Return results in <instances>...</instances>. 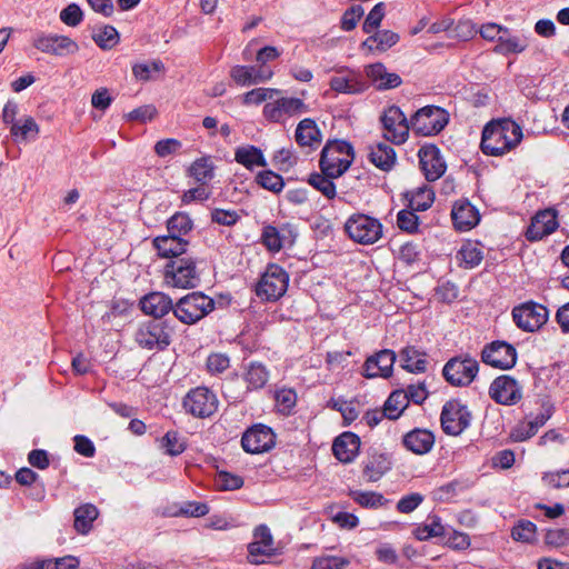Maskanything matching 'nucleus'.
I'll return each instance as SVG.
<instances>
[{
	"instance_id": "nucleus-1",
	"label": "nucleus",
	"mask_w": 569,
	"mask_h": 569,
	"mask_svg": "<svg viewBox=\"0 0 569 569\" xmlns=\"http://www.w3.org/2000/svg\"><path fill=\"white\" fill-rule=\"evenodd\" d=\"M522 138V129L513 120H492L482 130L480 147L485 154L499 157L513 150Z\"/></svg>"
},
{
	"instance_id": "nucleus-2",
	"label": "nucleus",
	"mask_w": 569,
	"mask_h": 569,
	"mask_svg": "<svg viewBox=\"0 0 569 569\" xmlns=\"http://www.w3.org/2000/svg\"><path fill=\"white\" fill-rule=\"evenodd\" d=\"M355 160L353 147L345 140L328 141L320 156L319 166L325 174L341 177Z\"/></svg>"
},
{
	"instance_id": "nucleus-3",
	"label": "nucleus",
	"mask_w": 569,
	"mask_h": 569,
	"mask_svg": "<svg viewBox=\"0 0 569 569\" xmlns=\"http://www.w3.org/2000/svg\"><path fill=\"white\" fill-rule=\"evenodd\" d=\"M214 300L194 291L180 298L173 308L174 317L184 325H194L214 310Z\"/></svg>"
},
{
	"instance_id": "nucleus-4",
	"label": "nucleus",
	"mask_w": 569,
	"mask_h": 569,
	"mask_svg": "<svg viewBox=\"0 0 569 569\" xmlns=\"http://www.w3.org/2000/svg\"><path fill=\"white\" fill-rule=\"evenodd\" d=\"M173 329L166 321L149 320L142 322L134 332L137 345L149 351H162L171 343Z\"/></svg>"
},
{
	"instance_id": "nucleus-5",
	"label": "nucleus",
	"mask_w": 569,
	"mask_h": 569,
	"mask_svg": "<svg viewBox=\"0 0 569 569\" xmlns=\"http://www.w3.org/2000/svg\"><path fill=\"white\" fill-rule=\"evenodd\" d=\"M288 284V272L279 264L270 263L256 286V295L263 301H277L287 292Z\"/></svg>"
},
{
	"instance_id": "nucleus-6",
	"label": "nucleus",
	"mask_w": 569,
	"mask_h": 569,
	"mask_svg": "<svg viewBox=\"0 0 569 569\" xmlns=\"http://www.w3.org/2000/svg\"><path fill=\"white\" fill-rule=\"evenodd\" d=\"M164 283L179 289H192L200 282L196 261L191 258L170 260L164 267Z\"/></svg>"
},
{
	"instance_id": "nucleus-7",
	"label": "nucleus",
	"mask_w": 569,
	"mask_h": 569,
	"mask_svg": "<svg viewBox=\"0 0 569 569\" xmlns=\"http://www.w3.org/2000/svg\"><path fill=\"white\" fill-rule=\"evenodd\" d=\"M345 230L351 240L360 244H373L382 237L381 222L363 213L349 217Z\"/></svg>"
},
{
	"instance_id": "nucleus-8",
	"label": "nucleus",
	"mask_w": 569,
	"mask_h": 569,
	"mask_svg": "<svg viewBox=\"0 0 569 569\" xmlns=\"http://www.w3.org/2000/svg\"><path fill=\"white\" fill-rule=\"evenodd\" d=\"M411 129L419 136L439 133L448 123L447 112L439 107L427 106L419 109L410 119Z\"/></svg>"
},
{
	"instance_id": "nucleus-9",
	"label": "nucleus",
	"mask_w": 569,
	"mask_h": 569,
	"mask_svg": "<svg viewBox=\"0 0 569 569\" xmlns=\"http://www.w3.org/2000/svg\"><path fill=\"white\" fill-rule=\"evenodd\" d=\"M382 136L395 144L407 141L411 123L397 106L388 107L380 117Z\"/></svg>"
},
{
	"instance_id": "nucleus-10",
	"label": "nucleus",
	"mask_w": 569,
	"mask_h": 569,
	"mask_svg": "<svg viewBox=\"0 0 569 569\" xmlns=\"http://www.w3.org/2000/svg\"><path fill=\"white\" fill-rule=\"evenodd\" d=\"M548 309L537 302L528 301L512 309L516 326L526 332L539 330L548 321Z\"/></svg>"
},
{
	"instance_id": "nucleus-11",
	"label": "nucleus",
	"mask_w": 569,
	"mask_h": 569,
	"mask_svg": "<svg viewBox=\"0 0 569 569\" xmlns=\"http://www.w3.org/2000/svg\"><path fill=\"white\" fill-rule=\"evenodd\" d=\"M218 403L217 396L207 387L191 389L182 402L186 412L197 418L212 416L218 409Z\"/></svg>"
},
{
	"instance_id": "nucleus-12",
	"label": "nucleus",
	"mask_w": 569,
	"mask_h": 569,
	"mask_svg": "<svg viewBox=\"0 0 569 569\" xmlns=\"http://www.w3.org/2000/svg\"><path fill=\"white\" fill-rule=\"evenodd\" d=\"M478 370V361L470 357L452 358L445 365L442 375L451 386L465 387L473 381Z\"/></svg>"
},
{
	"instance_id": "nucleus-13",
	"label": "nucleus",
	"mask_w": 569,
	"mask_h": 569,
	"mask_svg": "<svg viewBox=\"0 0 569 569\" xmlns=\"http://www.w3.org/2000/svg\"><path fill=\"white\" fill-rule=\"evenodd\" d=\"M471 415L467 406L457 400L446 402L441 411V427L445 433L458 436L470 425Z\"/></svg>"
},
{
	"instance_id": "nucleus-14",
	"label": "nucleus",
	"mask_w": 569,
	"mask_h": 569,
	"mask_svg": "<svg viewBox=\"0 0 569 569\" xmlns=\"http://www.w3.org/2000/svg\"><path fill=\"white\" fill-rule=\"evenodd\" d=\"M32 44L39 51L57 57L71 56L79 51L74 40L57 33H38L33 37Z\"/></svg>"
},
{
	"instance_id": "nucleus-15",
	"label": "nucleus",
	"mask_w": 569,
	"mask_h": 569,
	"mask_svg": "<svg viewBox=\"0 0 569 569\" xmlns=\"http://www.w3.org/2000/svg\"><path fill=\"white\" fill-rule=\"evenodd\" d=\"M307 111L308 107L301 99L282 97L264 104L263 117L271 122H284Z\"/></svg>"
},
{
	"instance_id": "nucleus-16",
	"label": "nucleus",
	"mask_w": 569,
	"mask_h": 569,
	"mask_svg": "<svg viewBox=\"0 0 569 569\" xmlns=\"http://www.w3.org/2000/svg\"><path fill=\"white\" fill-rule=\"evenodd\" d=\"M481 358L485 363L491 367L507 370L516 365L517 351L512 345L496 340L483 348Z\"/></svg>"
},
{
	"instance_id": "nucleus-17",
	"label": "nucleus",
	"mask_w": 569,
	"mask_h": 569,
	"mask_svg": "<svg viewBox=\"0 0 569 569\" xmlns=\"http://www.w3.org/2000/svg\"><path fill=\"white\" fill-rule=\"evenodd\" d=\"M489 396L497 403L512 406L522 398V387L519 382L507 375L497 377L489 387Z\"/></svg>"
},
{
	"instance_id": "nucleus-18",
	"label": "nucleus",
	"mask_w": 569,
	"mask_h": 569,
	"mask_svg": "<svg viewBox=\"0 0 569 569\" xmlns=\"http://www.w3.org/2000/svg\"><path fill=\"white\" fill-rule=\"evenodd\" d=\"M276 445V435L264 425H254L241 438V446L246 452L261 453L269 451Z\"/></svg>"
},
{
	"instance_id": "nucleus-19",
	"label": "nucleus",
	"mask_w": 569,
	"mask_h": 569,
	"mask_svg": "<svg viewBox=\"0 0 569 569\" xmlns=\"http://www.w3.org/2000/svg\"><path fill=\"white\" fill-rule=\"evenodd\" d=\"M330 88L338 93L359 94L365 92L369 84L359 71L345 69L339 70L330 79Z\"/></svg>"
},
{
	"instance_id": "nucleus-20",
	"label": "nucleus",
	"mask_w": 569,
	"mask_h": 569,
	"mask_svg": "<svg viewBox=\"0 0 569 569\" xmlns=\"http://www.w3.org/2000/svg\"><path fill=\"white\" fill-rule=\"evenodd\" d=\"M396 353L390 349H383L368 357L362 367V375L368 378H389L392 375L396 362Z\"/></svg>"
},
{
	"instance_id": "nucleus-21",
	"label": "nucleus",
	"mask_w": 569,
	"mask_h": 569,
	"mask_svg": "<svg viewBox=\"0 0 569 569\" xmlns=\"http://www.w3.org/2000/svg\"><path fill=\"white\" fill-rule=\"evenodd\" d=\"M418 157L420 168L428 181H436L446 172V162L436 146L422 147L418 152Z\"/></svg>"
},
{
	"instance_id": "nucleus-22",
	"label": "nucleus",
	"mask_w": 569,
	"mask_h": 569,
	"mask_svg": "<svg viewBox=\"0 0 569 569\" xmlns=\"http://www.w3.org/2000/svg\"><path fill=\"white\" fill-rule=\"evenodd\" d=\"M558 227L557 213L552 209L539 211L531 220L527 229L528 240L536 241L552 233Z\"/></svg>"
},
{
	"instance_id": "nucleus-23",
	"label": "nucleus",
	"mask_w": 569,
	"mask_h": 569,
	"mask_svg": "<svg viewBox=\"0 0 569 569\" xmlns=\"http://www.w3.org/2000/svg\"><path fill=\"white\" fill-rule=\"evenodd\" d=\"M273 73L269 68L254 66H234L230 70L231 79L239 86H252L267 82Z\"/></svg>"
},
{
	"instance_id": "nucleus-24",
	"label": "nucleus",
	"mask_w": 569,
	"mask_h": 569,
	"mask_svg": "<svg viewBox=\"0 0 569 569\" xmlns=\"http://www.w3.org/2000/svg\"><path fill=\"white\" fill-rule=\"evenodd\" d=\"M402 445L415 455H426L435 446V435L428 429L416 428L402 437Z\"/></svg>"
},
{
	"instance_id": "nucleus-25",
	"label": "nucleus",
	"mask_w": 569,
	"mask_h": 569,
	"mask_svg": "<svg viewBox=\"0 0 569 569\" xmlns=\"http://www.w3.org/2000/svg\"><path fill=\"white\" fill-rule=\"evenodd\" d=\"M451 218L456 229L460 231L472 229L480 220L478 210L467 200L453 204Z\"/></svg>"
},
{
	"instance_id": "nucleus-26",
	"label": "nucleus",
	"mask_w": 569,
	"mask_h": 569,
	"mask_svg": "<svg viewBox=\"0 0 569 569\" xmlns=\"http://www.w3.org/2000/svg\"><path fill=\"white\" fill-rule=\"evenodd\" d=\"M365 72L378 90L393 89L402 82L398 73L388 72L387 68L380 62L367 66Z\"/></svg>"
},
{
	"instance_id": "nucleus-27",
	"label": "nucleus",
	"mask_w": 569,
	"mask_h": 569,
	"mask_svg": "<svg viewBox=\"0 0 569 569\" xmlns=\"http://www.w3.org/2000/svg\"><path fill=\"white\" fill-rule=\"evenodd\" d=\"M360 438L352 432H343L336 438L332 445L335 457L343 462H351L358 455Z\"/></svg>"
},
{
	"instance_id": "nucleus-28",
	"label": "nucleus",
	"mask_w": 569,
	"mask_h": 569,
	"mask_svg": "<svg viewBox=\"0 0 569 569\" xmlns=\"http://www.w3.org/2000/svg\"><path fill=\"white\" fill-rule=\"evenodd\" d=\"M296 142L301 148L317 149L321 144L322 134L315 120L306 118L301 120L295 132Z\"/></svg>"
},
{
	"instance_id": "nucleus-29",
	"label": "nucleus",
	"mask_w": 569,
	"mask_h": 569,
	"mask_svg": "<svg viewBox=\"0 0 569 569\" xmlns=\"http://www.w3.org/2000/svg\"><path fill=\"white\" fill-rule=\"evenodd\" d=\"M188 241L179 236L169 233L153 239V247L157 249L158 254L162 258H176L187 251Z\"/></svg>"
},
{
	"instance_id": "nucleus-30",
	"label": "nucleus",
	"mask_w": 569,
	"mask_h": 569,
	"mask_svg": "<svg viewBox=\"0 0 569 569\" xmlns=\"http://www.w3.org/2000/svg\"><path fill=\"white\" fill-rule=\"evenodd\" d=\"M253 541L248 546L249 556L253 562H259L257 557L271 556L273 552V538L266 525H260L253 532Z\"/></svg>"
},
{
	"instance_id": "nucleus-31",
	"label": "nucleus",
	"mask_w": 569,
	"mask_h": 569,
	"mask_svg": "<svg viewBox=\"0 0 569 569\" xmlns=\"http://www.w3.org/2000/svg\"><path fill=\"white\" fill-rule=\"evenodd\" d=\"M141 310L154 318H161L170 310L173 311L174 305L169 296L162 292H151L140 300Z\"/></svg>"
},
{
	"instance_id": "nucleus-32",
	"label": "nucleus",
	"mask_w": 569,
	"mask_h": 569,
	"mask_svg": "<svg viewBox=\"0 0 569 569\" xmlns=\"http://www.w3.org/2000/svg\"><path fill=\"white\" fill-rule=\"evenodd\" d=\"M242 378L247 385V390L254 391L262 389L270 378V371L267 366L259 361H250L244 366Z\"/></svg>"
},
{
	"instance_id": "nucleus-33",
	"label": "nucleus",
	"mask_w": 569,
	"mask_h": 569,
	"mask_svg": "<svg viewBox=\"0 0 569 569\" xmlns=\"http://www.w3.org/2000/svg\"><path fill=\"white\" fill-rule=\"evenodd\" d=\"M390 469L389 458L383 453L373 452L363 461L362 473L369 482H376Z\"/></svg>"
},
{
	"instance_id": "nucleus-34",
	"label": "nucleus",
	"mask_w": 569,
	"mask_h": 569,
	"mask_svg": "<svg viewBox=\"0 0 569 569\" xmlns=\"http://www.w3.org/2000/svg\"><path fill=\"white\" fill-rule=\"evenodd\" d=\"M368 158L378 169L389 171L396 163V151L391 146L378 142L370 147Z\"/></svg>"
},
{
	"instance_id": "nucleus-35",
	"label": "nucleus",
	"mask_w": 569,
	"mask_h": 569,
	"mask_svg": "<svg viewBox=\"0 0 569 569\" xmlns=\"http://www.w3.org/2000/svg\"><path fill=\"white\" fill-rule=\"evenodd\" d=\"M402 368L407 371L421 373L427 370V353L413 346H407L400 352Z\"/></svg>"
},
{
	"instance_id": "nucleus-36",
	"label": "nucleus",
	"mask_w": 569,
	"mask_h": 569,
	"mask_svg": "<svg viewBox=\"0 0 569 569\" xmlns=\"http://www.w3.org/2000/svg\"><path fill=\"white\" fill-rule=\"evenodd\" d=\"M234 160L249 170H252L254 167L267 166V160L261 149L251 144L238 147L234 151Z\"/></svg>"
},
{
	"instance_id": "nucleus-37",
	"label": "nucleus",
	"mask_w": 569,
	"mask_h": 569,
	"mask_svg": "<svg viewBox=\"0 0 569 569\" xmlns=\"http://www.w3.org/2000/svg\"><path fill=\"white\" fill-rule=\"evenodd\" d=\"M412 535L419 541H426L431 538L442 537L446 535V528L441 522V518L437 515H429L426 521L418 525Z\"/></svg>"
},
{
	"instance_id": "nucleus-38",
	"label": "nucleus",
	"mask_w": 569,
	"mask_h": 569,
	"mask_svg": "<svg viewBox=\"0 0 569 569\" xmlns=\"http://www.w3.org/2000/svg\"><path fill=\"white\" fill-rule=\"evenodd\" d=\"M189 176L201 186L207 184L214 177V164L211 157L196 159L188 169Z\"/></svg>"
},
{
	"instance_id": "nucleus-39",
	"label": "nucleus",
	"mask_w": 569,
	"mask_h": 569,
	"mask_svg": "<svg viewBox=\"0 0 569 569\" xmlns=\"http://www.w3.org/2000/svg\"><path fill=\"white\" fill-rule=\"evenodd\" d=\"M99 511L94 505L86 503L74 510V529L81 535L88 533L93 521L98 518Z\"/></svg>"
},
{
	"instance_id": "nucleus-40",
	"label": "nucleus",
	"mask_w": 569,
	"mask_h": 569,
	"mask_svg": "<svg viewBox=\"0 0 569 569\" xmlns=\"http://www.w3.org/2000/svg\"><path fill=\"white\" fill-rule=\"evenodd\" d=\"M548 418L549 416H546L545 413H538L533 418L526 419L513 429L511 436L517 441H525L535 436L539 428L546 423Z\"/></svg>"
},
{
	"instance_id": "nucleus-41",
	"label": "nucleus",
	"mask_w": 569,
	"mask_h": 569,
	"mask_svg": "<svg viewBox=\"0 0 569 569\" xmlns=\"http://www.w3.org/2000/svg\"><path fill=\"white\" fill-rule=\"evenodd\" d=\"M399 41V36L390 30H381L375 34L369 36L363 42L362 47L368 48L370 51H386Z\"/></svg>"
},
{
	"instance_id": "nucleus-42",
	"label": "nucleus",
	"mask_w": 569,
	"mask_h": 569,
	"mask_svg": "<svg viewBox=\"0 0 569 569\" xmlns=\"http://www.w3.org/2000/svg\"><path fill=\"white\" fill-rule=\"evenodd\" d=\"M527 47L528 42L525 37L511 36L507 32L499 36L495 51L506 56L510 53H521Z\"/></svg>"
},
{
	"instance_id": "nucleus-43",
	"label": "nucleus",
	"mask_w": 569,
	"mask_h": 569,
	"mask_svg": "<svg viewBox=\"0 0 569 569\" xmlns=\"http://www.w3.org/2000/svg\"><path fill=\"white\" fill-rule=\"evenodd\" d=\"M408 405L407 395L403 390H396L391 392L383 406L387 418L390 420L398 419Z\"/></svg>"
},
{
	"instance_id": "nucleus-44",
	"label": "nucleus",
	"mask_w": 569,
	"mask_h": 569,
	"mask_svg": "<svg viewBox=\"0 0 569 569\" xmlns=\"http://www.w3.org/2000/svg\"><path fill=\"white\" fill-rule=\"evenodd\" d=\"M10 133L17 141H26L29 138L34 139L39 133V126L32 117H26L10 127Z\"/></svg>"
},
{
	"instance_id": "nucleus-45",
	"label": "nucleus",
	"mask_w": 569,
	"mask_h": 569,
	"mask_svg": "<svg viewBox=\"0 0 569 569\" xmlns=\"http://www.w3.org/2000/svg\"><path fill=\"white\" fill-rule=\"evenodd\" d=\"M337 177H331L321 173H312L309 176L308 182L311 187H313L317 191H319L323 197L328 200H333L337 196L336 184L333 183V179Z\"/></svg>"
},
{
	"instance_id": "nucleus-46",
	"label": "nucleus",
	"mask_w": 569,
	"mask_h": 569,
	"mask_svg": "<svg viewBox=\"0 0 569 569\" xmlns=\"http://www.w3.org/2000/svg\"><path fill=\"white\" fill-rule=\"evenodd\" d=\"M349 496L363 508L378 509L388 502L381 493L375 491L351 490Z\"/></svg>"
},
{
	"instance_id": "nucleus-47",
	"label": "nucleus",
	"mask_w": 569,
	"mask_h": 569,
	"mask_svg": "<svg viewBox=\"0 0 569 569\" xmlns=\"http://www.w3.org/2000/svg\"><path fill=\"white\" fill-rule=\"evenodd\" d=\"M457 259L465 268L471 269L482 261L483 254L476 243L467 242L461 246L457 253Z\"/></svg>"
},
{
	"instance_id": "nucleus-48",
	"label": "nucleus",
	"mask_w": 569,
	"mask_h": 569,
	"mask_svg": "<svg viewBox=\"0 0 569 569\" xmlns=\"http://www.w3.org/2000/svg\"><path fill=\"white\" fill-rule=\"evenodd\" d=\"M160 447L167 455L174 457L181 455L187 445L177 431L170 430L161 438Z\"/></svg>"
},
{
	"instance_id": "nucleus-49",
	"label": "nucleus",
	"mask_w": 569,
	"mask_h": 569,
	"mask_svg": "<svg viewBox=\"0 0 569 569\" xmlns=\"http://www.w3.org/2000/svg\"><path fill=\"white\" fill-rule=\"evenodd\" d=\"M286 237L273 226L262 229L261 242L271 252H279L283 248Z\"/></svg>"
},
{
	"instance_id": "nucleus-50",
	"label": "nucleus",
	"mask_w": 569,
	"mask_h": 569,
	"mask_svg": "<svg viewBox=\"0 0 569 569\" xmlns=\"http://www.w3.org/2000/svg\"><path fill=\"white\" fill-rule=\"evenodd\" d=\"M93 41L103 50L112 49L119 42V33L112 26H104L92 34Z\"/></svg>"
},
{
	"instance_id": "nucleus-51",
	"label": "nucleus",
	"mask_w": 569,
	"mask_h": 569,
	"mask_svg": "<svg viewBox=\"0 0 569 569\" xmlns=\"http://www.w3.org/2000/svg\"><path fill=\"white\" fill-rule=\"evenodd\" d=\"M192 227L191 218L184 212H177L167 222L168 232L181 238L191 231Z\"/></svg>"
},
{
	"instance_id": "nucleus-52",
	"label": "nucleus",
	"mask_w": 569,
	"mask_h": 569,
	"mask_svg": "<svg viewBox=\"0 0 569 569\" xmlns=\"http://www.w3.org/2000/svg\"><path fill=\"white\" fill-rule=\"evenodd\" d=\"M256 181L263 189L274 193L280 192L284 187L283 178L271 170L259 172L256 177Z\"/></svg>"
},
{
	"instance_id": "nucleus-53",
	"label": "nucleus",
	"mask_w": 569,
	"mask_h": 569,
	"mask_svg": "<svg viewBox=\"0 0 569 569\" xmlns=\"http://www.w3.org/2000/svg\"><path fill=\"white\" fill-rule=\"evenodd\" d=\"M276 406L278 411L288 415L291 412L292 408L297 402V393L293 389L282 388L276 391L274 395Z\"/></svg>"
},
{
	"instance_id": "nucleus-54",
	"label": "nucleus",
	"mask_w": 569,
	"mask_h": 569,
	"mask_svg": "<svg viewBox=\"0 0 569 569\" xmlns=\"http://www.w3.org/2000/svg\"><path fill=\"white\" fill-rule=\"evenodd\" d=\"M435 200L432 189L425 186L419 188L410 199V207L412 210L425 211L431 207Z\"/></svg>"
},
{
	"instance_id": "nucleus-55",
	"label": "nucleus",
	"mask_w": 569,
	"mask_h": 569,
	"mask_svg": "<svg viewBox=\"0 0 569 569\" xmlns=\"http://www.w3.org/2000/svg\"><path fill=\"white\" fill-rule=\"evenodd\" d=\"M385 9H386L385 3L379 2L370 10V12L367 14L365 22L362 24V30L365 33L370 34L380 27L381 21L386 13Z\"/></svg>"
},
{
	"instance_id": "nucleus-56",
	"label": "nucleus",
	"mask_w": 569,
	"mask_h": 569,
	"mask_svg": "<svg viewBox=\"0 0 569 569\" xmlns=\"http://www.w3.org/2000/svg\"><path fill=\"white\" fill-rule=\"evenodd\" d=\"M280 93L279 89L273 88H257L248 91L243 96V103L259 104L263 101L271 100Z\"/></svg>"
},
{
	"instance_id": "nucleus-57",
	"label": "nucleus",
	"mask_w": 569,
	"mask_h": 569,
	"mask_svg": "<svg viewBox=\"0 0 569 569\" xmlns=\"http://www.w3.org/2000/svg\"><path fill=\"white\" fill-rule=\"evenodd\" d=\"M511 536L517 541H532L536 536V525L529 520H521L512 528Z\"/></svg>"
},
{
	"instance_id": "nucleus-58",
	"label": "nucleus",
	"mask_w": 569,
	"mask_h": 569,
	"mask_svg": "<svg viewBox=\"0 0 569 569\" xmlns=\"http://www.w3.org/2000/svg\"><path fill=\"white\" fill-rule=\"evenodd\" d=\"M349 560L337 556H321L313 560L312 569H343Z\"/></svg>"
},
{
	"instance_id": "nucleus-59",
	"label": "nucleus",
	"mask_w": 569,
	"mask_h": 569,
	"mask_svg": "<svg viewBox=\"0 0 569 569\" xmlns=\"http://www.w3.org/2000/svg\"><path fill=\"white\" fill-rule=\"evenodd\" d=\"M542 481L546 486L555 489L569 487V469L546 472L542 476Z\"/></svg>"
},
{
	"instance_id": "nucleus-60",
	"label": "nucleus",
	"mask_w": 569,
	"mask_h": 569,
	"mask_svg": "<svg viewBox=\"0 0 569 569\" xmlns=\"http://www.w3.org/2000/svg\"><path fill=\"white\" fill-rule=\"evenodd\" d=\"M363 8L359 4L350 7L341 17V29L345 31L353 30L363 16Z\"/></svg>"
},
{
	"instance_id": "nucleus-61",
	"label": "nucleus",
	"mask_w": 569,
	"mask_h": 569,
	"mask_svg": "<svg viewBox=\"0 0 569 569\" xmlns=\"http://www.w3.org/2000/svg\"><path fill=\"white\" fill-rule=\"evenodd\" d=\"M209 512V507L204 502L199 501H186L183 502L177 515H182L187 517H203Z\"/></svg>"
},
{
	"instance_id": "nucleus-62",
	"label": "nucleus",
	"mask_w": 569,
	"mask_h": 569,
	"mask_svg": "<svg viewBox=\"0 0 569 569\" xmlns=\"http://www.w3.org/2000/svg\"><path fill=\"white\" fill-rule=\"evenodd\" d=\"M415 210H401L397 216V224L398 227L412 233L418 230V216L413 212Z\"/></svg>"
},
{
	"instance_id": "nucleus-63",
	"label": "nucleus",
	"mask_w": 569,
	"mask_h": 569,
	"mask_svg": "<svg viewBox=\"0 0 569 569\" xmlns=\"http://www.w3.org/2000/svg\"><path fill=\"white\" fill-rule=\"evenodd\" d=\"M330 405L333 409L339 411L345 420L346 423H351L358 418V411L352 406L351 402L343 400V399H337L331 400Z\"/></svg>"
},
{
	"instance_id": "nucleus-64",
	"label": "nucleus",
	"mask_w": 569,
	"mask_h": 569,
	"mask_svg": "<svg viewBox=\"0 0 569 569\" xmlns=\"http://www.w3.org/2000/svg\"><path fill=\"white\" fill-rule=\"evenodd\" d=\"M83 18V13L80 7L76 3H71L60 12V19L63 23L69 27H77Z\"/></svg>"
}]
</instances>
